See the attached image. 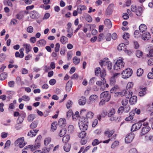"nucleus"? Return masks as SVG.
<instances>
[{
    "instance_id": "f257e3e1",
    "label": "nucleus",
    "mask_w": 153,
    "mask_h": 153,
    "mask_svg": "<svg viewBox=\"0 0 153 153\" xmlns=\"http://www.w3.org/2000/svg\"><path fill=\"white\" fill-rule=\"evenodd\" d=\"M123 59L121 58L117 60L114 66V70L119 71L124 68L125 63L123 62Z\"/></svg>"
},
{
    "instance_id": "f03ea898",
    "label": "nucleus",
    "mask_w": 153,
    "mask_h": 153,
    "mask_svg": "<svg viewBox=\"0 0 153 153\" xmlns=\"http://www.w3.org/2000/svg\"><path fill=\"white\" fill-rule=\"evenodd\" d=\"M149 123L146 122H144L143 124L142 125L143 127L141 129L140 134V137L145 135L150 131L151 128L149 126Z\"/></svg>"
},
{
    "instance_id": "7ed1b4c3",
    "label": "nucleus",
    "mask_w": 153,
    "mask_h": 153,
    "mask_svg": "<svg viewBox=\"0 0 153 153\" xmlns=\"http://www.w3.org/2000/svg\"><path fill=\"white\" fill-rule=\"evenodd\" d=\"M24 138L23 137H21L17 139L15 142L14 144L16 146H19L20 148H23L25 145L24 142Z\"/></svg>"
},
{
    "instance_id": "20e7f679",
    "label": "nucleus",
    "mask_w": 153,
    "mask_h": 153,
    "mask_svg": "<svg viewBox=\"0 0 153 153\" xmlns=\"http://www.w3.org/2000/svg\"><path fill=\"white\" fill-rule=\"evenodd\" d=\"M100 98L106 102H108L110 100L111 96L109 94L108 91H105L101 93L100 95Z\"/></svg>"
},
{
    "instance_id": "39448f33",
    "label": "nucleus",
    "mask_w": 153,
    "mask_h": 153,
    "mask_svg": "<svg viewBox=\"0 0 153 153\" xmlns=\"http://www.w3.org/2000/svg\"><path fill=\"white\" fill-rule=\"evenodd\" d=\"M132 73V71L130 68L126 69L122 73V77L124 79L128 78L131 76Z\"/></svg>"
},
{
    "instance_id": "423d86ee",
    "label": "nucleus",
    "mask_w": 153,
    "mask_h": 153,
    "mask_svg": "<svg viewBox=\"0 0 153 153\" xmlns=\"http://www.w3.org/2000/svg\"><path fill=\"white\" fill-rule=\"evenodd\" d=\"M88 123V120L82 121L79 123V127L81 131H85L87 129L88 125L87 123Z\"/></svg>"
},
{
    "instance_id": "0eeeda50",
    "label": "nucleus",
    "mask_w": 153,
    "mask_h": 153,
    "mask_svg": "<svg viewBox=\"0 0 153 153\" xmlns=\"http://www.w3.org/2000/svg\"><path fill=\"white\" fill-rule=\"evenodd\" d=\"M145 120H143L140 121V123H137L132 125L131 130V131H134L139 129L141 127L143 124L141 122H144Z\"/></svg>"
},
{
    "instance_id": "6e6552de",
    "label": "nucleus",
    "mask_w": 153,
    "mask_h": 153,
    "mask_svg": "<svg viewBox=\"0 0 153 153\" xmlns=\"http://www.w3.org/2000/svg\"><path fill=\"white\" fill-rule=\"evenodd\" d=\"M106 75L105 71L103 70L102 71L101 70V68L100 67L96 68V76L100 78H103ZM100 78V77H99Z\"/></svg>"
},
{
    "instance_id": "1a4fd4ad",
    "label": "nucleus",
    "mask_w": 153,
    "mask_h": 153,
    "mask_svg": "<svg viewBox=\"0 0 153 153\" xmlns=\"http://www.w3.org/2000/svg\"><path fill=\"white\" fill-rule=\"evenodd\" d=\"M134 137V134L133 133H130L128 134L126 136L125 142L126 143H129L131 142Z\"/></svg>"
},
{
    "instance_id": "9d476101",
    "label": "nucleus",
    "mask_w": 153,
    "mask_h": 153,
    "mask_svg": "<svg viewBox=\"0 0 153 153\" xmlns=\"http://www.w3.org/2000/svg\"><path fill=\"white\" fill-rule=\"evenodd\" d=\"M40 146V141H35V144L34 146L33 145H29L28 148L30 149L31 151H33L36 149H39Z\"/></svg>"
},
{
    "instance_id": "9b49d317",
    "label": "nucleus",
    "mask_w": 153,
    "mask_h": 153,
    "mask_svg": "<svg viewBox=\"0 0 153 153\" xmlns=\"http://www.w3.org/2000/svg\"><path fill=\"white\" fill-rule=\"evenodd\" d=\"M142 39L146 41L148 40L151 38L150 33L147 32H146L142 34Z\"/></svg>"
},
{
    "instance_id": "f8f14e48",
    "label": "nucleus",
    "mask_w": 153,
    "mask_h": 153,
    "mask_svg": "<svg viewBox=\"0 0 153 153\" xmlns=\"http://www.w3.org/2000/svg\"><path fill=\"white\" fill-rule=\"evenodd\" d=\"M30 16L31 18L33 19H38L40 16L39 13L35 11H33L31 12Z\"/></svg>"
},
{
    "instance_id": "ddd939ff",
    "label": "nucleus",
    "mask_w": 153,
    "mask_h": 153,
    "mask_svg": "<svg viewBox=\"0 0 153 153\" xmlns=\"http://www.w3.org/2000/svg\"><path fill=\"white\" fill-rule=\"evenodd\" d=\"M66 121L65 119L60 118L59 119L58 122L59 126L61 128L65 127L66 125Z\"/></svg>"
},
{
    "instance_id": "4468645a",
    "label": "nucleus",
    "mask_w": 153,
    "mask_h": 153,
    "mask_svg": "<svg viewBox=\"0 0 153 153\" xmlns=\"http://www.w3.org/2000/svg\"><path fill=\"white\" fill-rule=\"evenodd\" d=\"M86 9V7L84 5L80 4L78 6L77 10L79 14H81L82 13V10H84Z\"/></svg>"
},
{
    "instance_id": "2eb2a0df",
    "label": "nucleus",
    "mask_w": 153,
    "mask_h": 153,
    "mask_svg": "<svg viewBox=\"0 0 153 153\" xmlns=\"http://www.w3.org/2000/svg\"><path fill=\"white\" fill-rule=\"evenodd\" d=\"M38 130H30L28 133L27 135L29 136L30 137H32L35 136L38 132Z\"/></svg>"
},
{
    "instance_id": "dca6fc26",
    "label": "nucleus",
    "mask_w": 153,
    "mask_h": 153,
    "mask_svg": "<svg viewBox=\"0 0 153 153\" xmlns=\"http://www.w3.org/2000/svg\"><path fill=\"white\" fill-rule=\"evenodd\" d=\"M24 48L25 49L26 53L28 54L31 50L32 47L29 44L24 43L23 45Z\"/></svg>"
},
{
    "instance_id": "f3484780",
    "label": "nucleus",
    "mask_w": 153,
    "mask_h": 153,
    "mask_svg": "<svg viewBox=\"0 0 153 153\" xmlns=\"http://www.w3.org/2000/svg\"><path fill=\"white\" fill-rule=\"evenodd\" d=\"M147 29L146 26L144 24H141L139 27V30L140 33H143L145 32Z\"/></svg>"
},
{
    "instance_id": "a211bd4d",
    "label": "nucleus",
    "mask_w": 153,
    "mask_h": 153,
    "mask_svg": "<svg viewBox=\"0 0 153 153\" xmlns=\"http://www.w3.org/2000/svg\"><path fill=\"white\" fill-rule=\"evenodd\" d=\"M137 101V97L136 96L131 97L129 100V102L131 105L134 104Z\"/></svg>"
},
{
    "instance_id": "6ab92c4d",
    "label": "nucleus",
    "mask_w": 153,
    "mask_h": 153,
    "mask_svg": "<svg viewBox=\"0 0 153 153\" xmlns=\"http://www.w3.org/2000/svg\"><path fill=\"white\" fill-rule=\"evenodd\" d=\"M144 139L147 141H150L153 143V135H146L145 136Z\"/></svg>"
},
{
    "instance_id": "aec40b11",
    "label": "nucleus",
    "mask_w": 153,
    "mask_h": 153,
    "mask_svg": "<svg viewBox=\"0 0 153 153\" xmlns=\"http://www.w3.org/2000/svg\"><path fill=\"white\" fill-rule=\"evenodd\" d=\"M46 41L44 39H42L38 41L37 42V44L38 46L42 47L46 45Z\"/></svg>"
},
{
    "instance_id": "412c9836",
    "label": "nucleus",
    "mask_w": 153,
    "mask_h": 153,
    "mask_svg": "<svg viewBox=\"0 0 153 153\" xmlns=\"http://www.w3.org/2000/svg\"><path fill=\"white\" fill-rule=\"evenodd\" d=\"M135 12L137 15L139 16H140L143 12L142 7H139L137 8V10Z\"/></svg>"
},
{
    "instance_id": "4be33fe9",
    "label": "nucleus",
    "mask_w": 153,
    "mask_h": 153,
    "mask_svg": "<svg viewBox=\"0 0 153 153\" xmlns=\"http://www.w3.org/2000/svg\"><path fill=\"white\" fill-rule=\"evenodd\" d=\"M86 102V99L85 97H82L79 100V103L81 105H84Z\"/></svg>"
},
{
    "instance_id": "5701e85b",
    "label": "nucleus",
    "mask_w": 153,
    "mask_h": 153,
    "mask_svg": "<svg viewBox=\"0 0 153 153\" xmlns=\"http://www.w3.org/2000/svg\"><path fill=\"white\" fill-rule=\"evenodd\" d=\"M94 115V113L92 112H89L86 115V118H85L84 120H88V119H92Z\"/></svg>"
},
{
    "instance_id": "b1692460",
    "label": "nucleus",
    "mask_w": 153,
    "mask_h": 153,
    "mask_svg": "<svg viewBox=\"0 0 153 153\" xmlns=\"http://www.w3.org/2000/svg\"><path fill=\"white\" fill-rule=\"evenodd\" d=\"M101 80H98L96 82V84L98 85H104L106 83V81L104 77L103 78H101Z\"/></svg>"
},
{
    "instance_id": "393cba45",
    "label": "nucleus",
    "mask_w": 153,
    "mask_h": 153,
    "mask_svg": "<svg viewBox=\"0 0 153 153\" xmlns=\"http://www.w3.org/2000/svg\"><path fill=\"white\" fill-rule=\"evenodd\" d=\"M90 148V146H88L84 149V146H82L81 148L79 151L78 153H80L82 152V153H85Z\"/></svg>"
},
{
    "instance_id": "a878e982",
    "label": "nucleus",
    "mask_w": 153,
    "mask_h": 153,
    "mask_svg": "<svg viewBox=\"0 0 153 153\" xmlns=\"http://www.w3.org/2000/svg\"><path fill=\"white\" fill-rule=\"evenodd\" d=\"M71 116H72L73 119H74V118H75L74 117L75 116V114H73L72 111L71 110H70L68 112H67V117L68 118H69Z\"/></svg>"
},
{
    "instance_id": "bb28decb",
    "label": "nucleus",
    "mask_w": 153,
    "mask_h": 153,
    "mask_svg": "<svg viewBox=\"0 0 153 153\" xmlns=\"http://www.w3.org/2000/svg\"><path fill=\"white\" fill-rule=\"evenodd\" d=\"M67 130L66 128H63L61 129L59 133V136L60 137H63L66 134Z\"/></svg>"
},
{
    "instance_id": "cd10ccee",
    "label": "nucleus",
    "mask_w": 153,
    "mask_h": 153,
    "mask_svg": "<svg viewBox=\"0 0 153 153\" xmlns=\"http://www.w3.org/2000/svg\"><path fill=\"white\" fill-rule=\"evenodd\" d=\"M104 23L105 25L108 28H110L112 26L111 22L109 19H105L104 21Z\"/></svg>"
},
{
    "instance_id": "c85d7f7f",
    "label": "nucleus",
    "mask_w": 153,
    "mask_h": 153,
    "mask_svg": "<svg viewBox=\"0 0 153 153\" xmlns=\"http://www.w3.org/2000/svg\"><path fill=\"white\" fill-rule=\"evenodd\" d=\"M57 123L56 122H53L51 124V129L52 131H53L56 130L57 128Z\"/></svg>"
},
{
    "instance_id": "c756f323",
    "label": "nucleus",
    "mask_w": 153,
    "mask_h": 153,
    "mask_svg": "<svg viewBox=\"0 0 153 153\" xmlns=\"http://www.w3.org/2000/svg\"><path fill=\"white\" fill-rule=\"evenodd\" d=\"M73 63L75 65H78L80 62V59L76 56H74L73 59Z\"/></svg>"
},
{
    "instance_id": "7c9ffc66",
    "label": "nucleus",
    "mask_w": 153,
    "mask_h": 153,
    "mask_svg": "<svg viewBox=\"0 0 153 153\" xmlns=\"http://www.w3.org/2000/svg\"><path fill=\"white\" fill-rule=\"evenodd\" d=\"M60 42L62 44H65L68 42V38L64 36H62L60 38Z\"/></svg>"
},
{
    "instance_id": "2f4dec72",
    "label": "nucleus",
    "mask_w": 153,
    "mask_h": 153,
    "mask_svg": "<svg viewBox=\"0 0 153 153\" xmlns=\"http://www.w3.org/2000/svg\"><path fill=\"white\" fill-rule=\"evenodd\" d=\"M7 78V74L6 72H3L0 75V80H4Z\"/></svg>"
},
{
    "instance_id": "473e14b6",
    "label": "nucleus",
    "mask_w": 153,
    "mask_h": 153,
    "mask_svg": "<svg viewBox=\"0 0 153 153\" xmlns=\"http://www.w3.org/2000/svg\"><path fill=\"white\" fill-rule=\"evenodd\" d=\"M107 62H106L105 63V65H107V68L108 70H110L112 68V63L110 61H109L108 59L107 58Z\"/></svg>"
},
{
    "instance_id": "72a5a7b5",
    "label": "nucleus",
    "mask_w": 153,
    "mask_h": 153,
    "mask_svg": "<svg viewBox=\"0 0 153 153\" xmlns=\"http://www.w3.org/2000/svg\"><path fill=\"white\" fill-rule=\"evenodd\" d=\"M147 89L145 87L142 89V90L140 91L139 93V95L140 97H143L144 95H145L146 92V91Z\"/></svg>"
},
{
    "instance_id": "f704fd0d",
    "label": "nucleus",
    "mask_w": 153,
    "mask_h": 153,
    "mask_svg": "<svg viewBox=\"0 0 153 153\" xmlns=\"http://www.w3.org/2000/svg\"><path fill=\"white\" fill-rule=\"evenodd\" d=\"M70 139L69 135L67 134L63 137L62 139V141L63 143H67L68 142Z\"/></svg>"
},
{
    "instance_id": "c9c22d12",
    "label": "nucleus",
    "mask_w": 153,
    "mask_h": 153,
    "mask_svg": "<svg viewBox=\"0 0 153 153\" xmlns=\"http://www.w3.org/2000/svg\"><path fill=\"white\" fill-rule=\"evenodd\" d=\"M3 2L5 5H7L11 7H13V4L10 0H4Z\"/></svg>"
},
{
    "instance_id": "e433bc0d",
    "label": "nucleus",
    "mask_w": 153,
    "mask_h": 153,
    "mask_svg": "<svg viewBox=\"0 0 153 153\" xmlns=\"http://www.w3.org/2000/svg\"><path fill=\"white\" fill-rule=\"evenodd\" d=\"M35 118V115L33 114H31L28 116L27 120L29 122H31Z\"/></svg>"
},
{
    "instance_id": "4c0bfd02",
    "label": "nucleus",
    "mask_w": 153,
    "mask_h": 153,
    "mask_svg": "<svg viewBox=\"0 0 153 153\" xmlns=\"http://www.w3.org/2000/svg\"><path fill=\"white\" fill-rule=\"evenodd\" d=\"M51 139L50 137L46 138L44 140V145L47 146L51 142Z\"/></svg>"
},
{
    "instance_id": "58836bf2",
    "label": "nucleus",
    "mask_w": 153,
    "mask_h": 153,
    "mask_svg": "<svg viewBox=\"0 0 153 153\" xmlns=\"http://www.w3.org/2000/svg\"><path fill=\"white\" fill-rule=\"evenodd\" d=\"M71 145L68 143H65L64 146V149L65 152H68L70 149Z\"/></svg>"
},
{
    "instance_id": "ea45409f",
    "label": "nucleus",
    "mask_w": 153,
    "mask_h": 153,
    "mask_svg": "<svg viewBox=\"0 0 153 153\" xmlns=\"http://www.w3.org/2000/svg\"><path fill=\"white\" fill-rule=\"evenodd\" d=\"M125 45L124 44L122 43L120 44L117 47V49L119 51L124 50L125 49Z\"/></svg>"
},
{
    "instance_id": "a19ab883",
    "label": "nucleus",
    "mask_w": 153,
    "mask_h": 153,
    "mask_svg": "<svg viewBox=\"0 0 153 153\" xmlns=\"http://www.w3.org/2000/svg\"><path fill=\"white\" fill-rule=\"evenodd\" d=\"M107 58H105L102 60H101L99 62V64L102 68L103 67V65H105V63L106 62H107Z\"/></svg>"
},
{
    "instance_id": "79ce46f5",
    "label": "nucleus",
    "mask_w": 153,
    "mask_h": 153,
    "mask_svg": "<svg viewBox=\"0 0 153 153\" xmlns=\"http://www.w3.org/2000/svg\"><path fill=\"white\" fill-rule=\"evenodd\" d=\"M141 33L139 32V30H136L134 33V37L137 38H138L140 37V36L142 34H141Z\"/></svg>"
},
{
    "instance_id": "37998d69",
    "label": "nucleus",
    "mask_w": 153,
    "mask_h": 153,
    "mask_svg": "<svg viewBox=\"0 0 153 153\" xmlns=\"http://www.w3.org/2000/svg\"><path fill=\"white\" fill-rule=\"evenodd\" d=\"M120 118L116 115H114L110 118V120L111 121H119Z\"/></svg>"
},
{
    "instance_id": "c03bdc74",
    "label": "nucleus",
    "mask_w": 153,
    "mask_h": 153,
    "mask_svg": "<svg viewBox=\"0 0 153 153\" xmlns=\"http://www.w3.org/2000/svg\"><path fill=\"white\" fill-rule=\"evenodd\" d=\"M6 56L4 53H1L0 54V62H2L4 61L5 59Z\"/></svg>"
},
{
    "instance_id": "a18cd8bd",
    "label": "nucleus",
    "mask_w": 153,
    "mask_h": 153,
    "mask_svg": "<svg viewBox=\"0 0 153 153\" xmlns=\"http://www.w3.org/2000/svg\"><path fill=\"white\" fill-rule=\"evenodd\" d=\"M116 83V80L115 78L114 77H112L110 80V85H115Z\"/></svg>"
},
{
    "instance_id": "49530a36",
    "label": "nucleus",
    "mask_w": 153,
    "mask_h": 153,
    "mask_svg": "<svg viewBox=\"0 0 153 153\" xmlns=\"http://www.w3.org/2000/svg\"><path fill=\"white\" fill-rule=\"evenodd\" d=\"M86 133L85 131H81V132L79 133V136L80 138H84L86 136Z\"/></svg>"
},
{
    "instance_id": "de8ad7c7",
    "label": "nucleus",
    "mask_w": 153,
    "mask_h": 153,
    "mask_svg": "<svg viewBox=\"0 0 153 153\" xmlns=\"http://www.w3.org/2000/svg\"><path fill=\"white\" fill-rule=\"evenodd\" d=\"M38 125V122L35 121L32 122L30 125V127L31 128H36Z\"/></svg>"
},
{
    "instance_id": "09e8293b",
    "label": "nucleus",
    "mask_w": 153,
    "mask_h": 153,
    "mask_svg": "<svg viewBox=\"0 0 153 153\" xmlns=\"http://www.w3.org/2000/svg\"><path fill=\"white\" fill-rule=\"evenodd\" d=\"M112 13V10L110 6H109L106 10V14L107 15H109Z\"/></svg>"
},
{
    "instance_id": "8fccbe9b",
    "label": "nucleus",
    "mask_w": 153,
    "mask_h": 153,
    "mask_svg": "<svg viewBox=\"0 0 153 153\" xmlns=\"http://www.w3.org/2000/svg\"><path fill=\"white\" fill-rule=\"evenodd\" d=\"M74 130V128L73 125H70L68 127V131L71 133H72Z\"/></svg>"
},
{
    "instance_id": "3c124183",
    "label": "nucleus",
    "mask_w": 153,
    "mask_h": 153,
    "mask_svg": "<svg viewBox=\"0 0 153 153\" xmlns=\"http://www.w3.org/2000/svg\"><path fill=\"white\" fill-rule=\"evenodd\" d=\"M143 73V70L141 68L138 69L137 71V75L138 76H141Z\"/></svg>"
},
{
    "instance_id": "603ef678",
    "label": "nucleus",
    "mask_w": 153,
    "mask_h": 153,
    "mask_svg": "<svg viewBox=\"0 0 153 153\" xmlns=\"http://www.w3.org/2000/svg\"><path fill=\"white\" fill-rule=\"evenodd\" d=\"M143 52L141 51L138 50L136 52V56L138 58H140L143 55Z\"/></svg>"
},
{
    "instance_id": "864d4df0",
    "label": "nucleus",
    "mask_w": 153,
    "mask_h": 153,
    "mask_svg": "<svg viewBox=\"0 0 153 153\" xmlns=\"http://www.w3.org/2000/svg\"><path fill=\"white\" fill-rule=\"evenodd\" d=\"M85 17L86 20L89 22H91L92 21V18L91 16L88 15V14H86Z\"/></svg>"
},
{
    "instance_id": "5fc2aeb1",
    "label": "nucleus",
    "mask_w": 153,
    "mask_h": 153,
    "mask_svg": "<svg viewBox=\"0 0 153 153\" xmlns=\"http://www.w3.org/2000/svg\"><path fill=\"white\" fill-rule=\"evenodd\" d=\"M115 113V110L114 109H111L108 114V116L109 117H111L114 115Z\"/></svg>"
},
{
    "instance_id": "6e6d98bb",
    "label": "nucleus",
    "mask_w": 153,
    "mask_h": 153,
    "mask_svg": "<svg viewBox=\"0 0 153 153\" xmlns=\"http://www.w3.org/2000/svg\"><path fill=\"white\" fill-rule=\"evenodd\" d=\"M60 47V44L57 43H56L55 45L54 50L55 52H58L59 50V48Z\"/></svg>"
},
{
    "instance_id": "4d7b16f0",
    "label": "nucleus",
    "mask_w": 153,
    "mask_h": 153,
    "mask_svg": "<svg viewBox=\"0 0 153 153\" xmlns=\"http://www.w3.org/2000/svg\"><path fill=\"white\" fill-rule=\"evenodd\" d=\"M27 31L29 33H32L33 31V28L32 26H29L27 28Z\"/></svg>"
},
{
    "instance_id": "13d9d810",
    "label": "nucleus",
    "mask_w": 153,
    "mask_h": 153,
    "mask_svg": "<svg viewBox=\"0 0 153 153\" xmlns=\"http://www.w3.org/2000/svg\"><path fill=\"white\" fill-rule=\"evenodd\" d=\"M105 38L106 41H110L111 38V34L110 33H107L105 35Z\"/></svg>"
},
{
    "instance_id": "bf43d9fd",
    "label": "nucleus",
    "mask_w": 153,
    "mask_h": 153,
    "mask_svg": "<svg viewBox=\"0 0 153 153\" xmlns=\"http://www.w3.org/2000/svg\"><path fill=\"white\" fill-rule=\"evenodd\" d=\"M72 56V53L71 51L68 52L67 53V58L68 60L71 59Z\"/></svg>"
},
{
    "instance_id": "052dcab7",
    "label": "nucleus",
    "mask_w": 153,
    "mask_h": 153,
    "mask_svg": "<svg viewBox=\"0 0 153 153\" xmlns=\"http://www.w3.org/2000/svg\"><path fill=\"white\" fill-rule=\"evenodd\" d=\"M79 78V75L77 73H75L71 77V78L73 79H77Z\"/></svg>"
},
{
    "instance_id": "680f3d73",
    "label": "nucleus",
    "mask_w": 153,
    "mask_h": 153,
    "mask_svg": "<svg viewBox=\"0 0 153 153\" xmlns=\"http://www.w3.org/2000/svg\"><path fill=\"white\" fill-rule=\"evenodd\" d=\"M73 104V102L71 100H69L68 101L66 104V107L67 108H69Z\"/></svg>"
},
{
    "instance_id": "e2e57ef3",
    "label": "nucleus",
    "mask_w": 153,
    "mask_h": 153,
    "mask_svg": "<svg viewBox=\"0 0 153 153\" xmlns=\"http://www.w3.org/2000/svg\"><path fill=\"white\" fill-rule=\"evenodd\" d=\"M126 93V90H124L121 92H119L118 93V94L121 97H122L124 96Z\"/></svg>"
},
{
    "instance_id": "0e129e2a",
    "label": "nucleus",
    "mask_w": 153,
    "mask_h": 153,
    "mask_svg": "<svg viewBox=\"0 0 153 153\" xmlns=\"http://www.w3.org/2000/svg\"><path fill=\"white\" fill-rule=\"evenodd\" d=\"M119 142L117 141H115L112 144L111 146V148L112 149H114L115 147L118 146L119 144Z\"/></svg>"
},
{
    "instance_id": "69168bd1",
    "label": "nucleus",
    "mask_w": 153,
    "mask_h": 153,
    "mask_svg": "<svg viewBox=\"0 0 153 153\" xmlns=\"http://www.w3.org/2000/svg\"><path fill=\"white\" fill-rule=\"evenodd\" d=\"M96 80L95 78V77H93L91 78L90 80L89 83L90 85H92L94 83L95 80Z\"/></svg>"
},
{
    "instance_id": "338daca9",
    "label": "nucleus",
    "mask_w": 153,
    "mask_h": 153,
    "mask_svg": "<svg viewBox=\"0 0 153 153\" xmlns=\"http://www.w3.org/2000/svg\"><path fill=\"white\" fill-rule=\"evenodd\" d=\"M89 99L92 102H95V100H96V95H91L89 97Z\"/></svg>"
},
{
    "instance_id": "774afa93",
    "label": "nucleus",
    "mask_w": 153,
    "mask_h": 153,
    "mask_svg": "<svg viewBox=\"0 0 153 153\" xmlns=\"http://www.w3.org/2000/svg\"><path fill=\"white\" fill-rule=\"evenodd\" d=\"M148 57H153V49H150L149 54H147Z\"/></svg>"
}]
</instances>
